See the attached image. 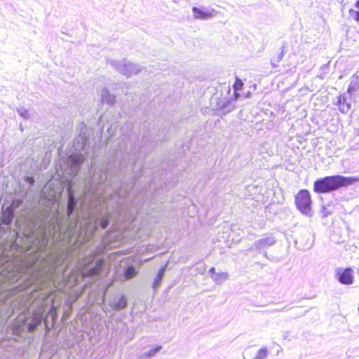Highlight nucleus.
Instances as JSON below:
<instances>
[{
  "mask_svg": "<svg viewBox=\"0 0 359 359\" xmlns=\"http://www.w3.org/2000/svg\"><path fill=\"white\" fill-rule=\"evenodd\" d=\"M67 220L65 228L59 222L53 224L54 234L68 238L72 246L67 250L49 249V235L45 225L39 232L28 234L29 241L36 248L32 257L6 262L0 266V315L11 317L15 312L23 313L29 306L38 307L25 318L29 332H34L41 323L43 312L53 303L57 283L60 280L77 285L83 278L104 276L109 269L103 259H97L100 250H90L77 260L76 266L68 271V259L74 251L83 253L98 228L99 219L90 215L83 219L77 212L78 198L71 186L67 187ZM55 235H53L54 237ZM54 239V238H53Z\"/></svg>",
  "mask_w": 359,
  "mask_h": 359,
  "instance_id": "obj_1",
  "label": "nucleus"
},
{
  "mask_svg": "<svg viewBox=\"0 0 359 359\" xmlns=\"http://www.w3.org/2000/svg\"><path fill=\"white\" fill-rule=\"evenodd\" d=\"M107 186V172L105 170H101L97 173H95L89 180L87 190L85 191L81 196V205L82 208H85L86 206L93 208L94 205V202L92 201L93 200H95L96 201H95V203H97L105 199L109 194ZM118 188V186L115 187L111 184H109V190L111 191L113 194H115L120 198L121 193Z\"/></svg>",
  "mask_w": 359,
  "mask_h": 359,
  "instance_id": "obj_2",
  "label": "nucleus"
},
{
  "mask_svg": "<svg viewBox=\"0 0 359 359\" xmlns=\"http://www.w3.org/2000/svg\"><path fill=\"white\" fill-rule=\"evenodd\" d=\"M359 180L358 177L334 175L326 176L316 180L313 183V191L318 194H329L341 188H346Z\"/></svg>",
  "mask_w": 359,
  "mask_h": 359,
  "instance_id": "obj_3",
  "label": "nucleus"
},
{
  "mask_svg": "<svg viewBox=\"0 0 359 359\" xmlns=\"http://www.w3.org/2000/svg\"><path fill=\"white\" fill-rule=\"evenodd\" d=\"M294 203L297 209L304 215L312 216V200L310 192L307 189H301L294 197Z\"/></svg>",
  "mask_w": 359,
  "mask_h": 359,
  "instance_id": "obj_4",
  "label": "nucleus"
},
{
  "mask_svg": "<svg viewBox=\"0 0 359 359\" xmlns=\"http://www.w3.org/2000/svg\"><path fill=\"white\" fill-rule=\"evenodd\" d=\"M109 63L126 77L137 74L142 71L139 65L128 62L125 59L119 62L111 60Z\"/></svg>",
  "mask_w": 359,
  "mask_h": 359,
  "instance_id": "obj_5",
  "label": "nucleus"
},
{
  "mask_svg": "<svg viewBox=\"0 0 359 359\" xmlns=\"http://www.w3.org/2000/svg\"><path fill=\"white\" fill-rule=\"evenodd\" d=\"M336 278L343 285H351L353 283V271L351 268L337 269L336 270Z\"/></svg>",
  "mask_w": 359,
  "mask_h": 359,
  "instance_id": "obj_6",
  "label": "nucleus"
},
{
  "mask_svg": "<svg viewBox=\"0 0 359 359\" xmlns=\"http://www.w3.org/2000/svg\"><path fill=\"white\" fill-rule=\"evenodd\" d=\"M276 242V240L275 237L272 236L259 239L255 242L252 247L246 250L245 254L250 251H252L253 249H255L261 252L262 250H265L266 248L274 245Z\"/></svg>",
  "mask_w": 359,
  "mask_h": 359,
  "instance_id": "obj_7",
  "label": "nucleus"
},
{
  "mask_svg": "<svg viewBox=\"0 0 359 359\" xmlns=\"http://www.w3.org/2000/svg\"><path fill=\"white\" fill-rule=\"evenodd\" d=\"M192 11L196 19L206 20L215 15L214 14L215 13L214 9H212V11H209L194 6L192 8Z\"/></svg>",
  "mask_w": 359,
  "mask_h": 359,
  "instance_id": "obj_8",
  "label": "nucleus"
},
{
  "mask_svg": "<svg viewBox=\"0 0 359 359\" xmlns=\"http://www.w3.org/2000/svg\"><path fill=\"white\" fill-rule=\"evenodd\" d=\"M109 306L116 311L124 309L128 306V301L126 295L121 294L118 297H115L109 302Z\"/></svg>",
  "mask_w": 359,
  "mask_h": 359,
  "instance_id": "obj_9",
  "label": "nucleus"
},
{
  "mask_svg": "<svg viewBox=\"0 0 359 359\" xmlns=\"http://www.w3.org/2000/svg\"><path fill=\"white\" fill-rule=\"evenodd\" d=\"M136 126L132 124L130 122L126 123L120 129L122 135V141H128L130 140V137L135 134Z\"/></svg>",
  "mask_w": 359,
  "mask_h": 359,
  "instance_id": "obj_10",
  "label": "nucleus"
},
{
  "mask_svg": "<svg viewBox=\"0 0 359 359\" xmlns=\"http://www.w3.org/2000/svg\"><path fill=\"white\" fill-rule=\"evenodd\" d=\"M88 143V138L86 133L81 131L80 134L74 139L73 146L76 151H81Z\"/></svg>",
  "mask_w": 359,
  "mask_h": 359,
  "instance_id": "obj_11",
  "label": "nucleus"
},
{
  "mask_svg": "<svg viewBox=\"0 0 359 359\" xmlns=\"http://www.w3.org/2000/svg\"><path fill=\"white\" fill-rule=\"evenodd\" d=\"M341 112L346 114L351 108V104L346 102V99L344 95H339L337 97V103Z\"/></svg>",
  "mask_w": 359,
  "mask_h": 359,
  "instance_id": "obj_12",
  "label": "nucleus"
},
{
  "mask_svg": "<svg viewBox=\"0 0 359 359\" xmlns=\"http://www.w3.org/2000/svg\"><path fill=\"white\" fill-rule=\"evenodd\" d=\"M101 100L109 105H112L115 102L116 97L109 93L107 88H103L101 90Z\"/></svg>",
  "mask_w": 359,
  "mask_h": 359,
  "instance_id": "obj_13",
  "label": "nucleus"
},
{
  "mask_svg": "<svg viewBox=\"0 0 359 359\" xmlns=\"http://www.w3.org/2000/svg\"><path fill=\"white\" fill-rule=\"evenodd\" d=\"M14 218V212L11 210H4L2 212V216L1 218V222L2 224L6 226H10Z\"/></svg>",
  "mask_w": 359,
  "mask_h": 359,
  "instance_id": "obj_14",
  "label": "nucleus"
},
{
  "mask_svg": "<svg viewBox=\"0 0 359 359\" xmlns=\"http://www.w3.org/2000/svg\"><path fill=\"white\" fill-rule=\"evenodd\" d=\"M165 271H166V265L162 266L159 269V271H158V273H157V275H156V278L154 279L153 285H152L153 289L154 290H156L160 287V285L161 284V282H162V280L163 278V276L165 275Z\"/></svg>",
  "mask_w": 359,
  "mask_h": 359,
  "instance_id": "obj_15",
  "label": "nucleus"
},
{
  "mask_svg": "<svg viewBox=\"0 0 359 359\" xmlns=\"http://www.w3.org/2000/svg\"><path fill=\"white\" fill-rule=\"evenodd\" d=\"M358 88H359L358 77V76H355V74H354L351 79V82L348 86L347 92L349 94H353L354 92L358 90Z\"/></svg>",
  "mask_w": 359,
  "mask_h": 359,
  "instance_id": "obj_16",
  "label": "nucleus"
},
{
  "mask_svg": "<svg viewBox=\"0 0 359 359\" xmlns=\"http://www.w3.org/2000/svg\"><path fill=\"white\" fill-rule=\"evenodd\" d=\"M162 346H156L153 348L149 349L148 351L142 353L138 357V359H147L155 355L158 352L162 349Z\"/></svg>",
  "mask_w": 359,
  "mask_h": 359,
  "instance_id": "obj_17",
  "label": "nucleus"
},
{
  "mask_svg": "<svg viewBox=\"0 0 359 359\" xmlns=\"http://www.w3.org/2000/svg\"><path fill=\"white\" fill-rule=\"evenodd\" d=\"M211 278L217 284H221L228 279L229 275L226 272L214 273Z\"/></svg>",
  "mask_w": 359,
  "mask_h": 359,
  "instance_id": "obj_18",
  "label": "nucleus"
},
{
  "mask_svg": "<svg viewBox=\"0 0 359 359\" xmlns=\"http://www.w3.org/2000/svg\"><path fill=\"white\" fill-rule=\"evenodd\" d=\"M285 53V46L283 45L280 48V53H278L276 57H273V58L271 59V64L273 68L278 67V63L282 60Z\"/></svg>",
  "mask_w": 359,
  "mask_h": 359,
  "instance_id": "obj_19",
  "label": "nucleus"
},
{
  "mask_svg": "<svg viewBox=\"0 0 359 359\" xmlns=\"http://www.w3.org/2000/svg\"><path fill=\"white\" fill-rule=\"evenodd\" d=\"M69 161L76 169H79L83 163V158L81 156L71 155L69 157Z\"/></svg>",
  "mask_w": 359,
  "mask_h": 359,
  "instance_id": "obj_20",
  "label": "nucleus"
},
{
  "mask_svg": "<svg viewBox=\"0 0 359 359\" xmlns=\"http://www.w3.org/2000/svg\"><path fill=\"white\" fill-rule=\"evenodd\" d=\"M236 100V98H235L233 100H226L223 101L221 108L225 112H229V111H232L235 108Z\"/></svg>",
  "mask_w": 359,
  "mask_h": 359,
  "instance_id": "obj_21",
  "label": "nucleus"
},
{
  "mask_svg": "<svg viewBox=\"0 0 359 359\" xmlns=\"http://www.w3.org/2000/svg\"><path fill=\"white\" fill-rule=\"evenodd\" d=\"M111 217V214L107 212L102 217L100 218L99 221V224L102 229H104L109 226V222Z\"/></svg>",
  "mask_w": 359,
  "mask_h": 359,
  "instance_id": "obj_22",
  "label": "nucleus"
},
{
  "mask_svg": "<svg viewBox=\"0 0 359 359\" xmlns=\"http://www.w3.org/2000/svg\"><path fill=\"white\" fill-rule=\"evenodd\" d=\"M137 271L135 269V267L133 265H130L128 267H126L124 270V276L126 279H130L133 278L136 274Z\"/></svg>",
  "mask_w": 359,
  "mask_h": 359,
  "instance_id": "obj_23",
  "label": "nucleus"
},
{
  "mask_svg": "<svg viewBox=\"0 0 359 359\" xmlns=\"http://www.w3.org/2000/svg\"><path fill=\"white\" fill-rule=\"evenodd\" d=\"M269 354V351L266 347L260 348L258 351H255L254 359H265Z\"/></svg>",
  "mask_w": 359,
  "mask_h": 359,
  "instance_id": "obj_24",
  "label": "nucleus"
},
{
  "mask_svg": "<svg viewBox=\"0 0 359 359\" xmlns=\"http://www.w3.org/2000/svg\"><path fill=\"white\" fill-rule=\"evenodd\" d=\"M135 137H137L138 139L141 137V142L140 144V147H142L144 145H146L147 142H148V139L149 137V133L147 132L143 133L142 135H141V131L138 133L137 135H135Z\"/></svg>",
  "mask_w": 359,
  "mask_h": 359,
  "instance_id": "obj_25",
  "label": "nucleus"
},
{
  "mask_svg": "<svg viewBox=\"0 0 359 359\" xmlns=\"http://www.w3.org/2000/svg\"><path fill=\"white\" fill-rule=\"evenodd\" d=\"M255 355V351L251 348L248 347L245 349L243 353V357L244 359H254Z\"/></svg>",
  "mask_w": 359,
  "mask_h": 359,
  "instance_id": "obj_26",
  "label": "nucleus"
},
{
  "mask_svg": "<svg viewBox=\"0 0 359 359\" xmlns=\"http://www.w3.org/2000/svg\"><path fill=\"white\" fill-rule=\"evenodd\" d=\"M243 86V81L240 79L236 78L233 86L235 93H237L238 90H241Z\"/></svg>",
  "mask_w": 359,
  "mask_h": 359,
  "instance_id": "obj_27",
  "label": "nucleus"
},
{
  "mask_svg": "<svg viewBox=\"0 0 359 359\" xmlns=\"http://www.w3.org/2000/svg\"><path fill=\"white\" fill-rule=\"evenodd\" d=\"M350 16L357 22H359V11H355L353 8L348 11Z\"/></svg>",
  "mask_w": 359,
  "mask_h": 359,
  "instance_id": "obj_28",
  "label": "nucleus"
},
{
  "mask_svg": "<svg viewBox=\"0 0 359 359\" xmlns=\"http://www.w3.org/2000/svg\"><path fill=\"white\" fill-rule=\"evenodd\" d=\"M17 111H18V114H19L21 117L24 118L25 119L28 118V117H29V112H28V111H27L26 109H25L24 107L18 108V109H17Z\"/></svg>",
  "mask_w": 359,
  "mask_h": 359,
  "instance_id": "obj_29",
  "label": "nucleus"
},
{
  "mask_svg": "<svg viewBox=\"0 0 359 359\" xmlns=\"http://www.w3.org/2000/svg\"><path fill=\"white\" fill-rule=\"evenodd\" d=\"M263 252V255L265 258L266 259H271L269 257H268V253L266 251H265L264 250H262Z\"/></svg>",
  "mask_w": 359,
  "mask_h": 359,
  "instance_id": "obj_30",
  "label": "nucleus"
},
{
  "mask_svg": "<svg viewBox=\"0 0 359 359\" xmlns=\"http://www.w3.org/2000/svg\"><path fill=\"white\" fill-rule=\"evenodd\" d=\"M209 273L212 275L214 273H216L215 272V269L214 267H212L210 268V269L209 270Z\"/></svg>",
  "mask_w": 359,
  "mask_h": 359,
  "instance_id": "obj_31",
  "label": "nucleus"
},
{
  "mask_svg": "<svg viewBox=\"0 0 359 359\" xmlns=\"http://www.w3.org/2000/svg\"><path fill=\"white\" fill-rule=\"evenodd\" d=\"M355 8L359 10V0H357L355 3L354 4Z\"/></svg>",
  "mask_w": 359,
  "mask_h": 359,
  "instance_id": "obj_32",
  "label": "nucleus"
},
{
  "mask_svg": "<svg viewBox=\"0 0 359 359\" xmlns=\"http://www.w3.org/2000/svg\"><path fill=\"white\" fill-rule=\"evenodd\" d=\"M129 219H131V220H133L134 218H135V215L133 214V212H130V216H129Z\"/></svg>",
  "mask_w": 359,
  "mask_h": 359,
  "instance_id": "obj_33",
  "label": "nucleus"
},
{
  "mask_svg": "<svg viewBox=\"0 0 359 359\" xmlns=\"http://www.w3.org/2000/svg\"><path fill=\"white\" fill-rule=\"evenodd\" d=\"M28 182L33 185L34 184V180L33 178H29Z\"/></svg>",
  "mask_w": 359,
  "mask_h": 359,
  "instance_id": "obj_34",
  "label": "nucleus"
},
{
  "mask_svg": "<svg viewBox=\"0 0 359 359\" xmlns=\"http://www.w3.org/2000/svg\"><path fill=\"white\" fill-rule=\"evenodd\" d=\"M111 130H112V127L111 126L109 129H108V133L110 135V136H112L113 134L111 133Z\"/></svg>",
  "mask_w": 359,
  "mask_h": 359,
  "instance_id": "obj_35",
  "label": "nucleus"
},
{
  "mask_svg": "<svg viewBox=\"0 0 359 359\" xmlns=\"http://www.w3.org/2000/svg\"><path fill=\"white\" fill-rule=\"evenodd\" d=\"M196 270L197 271H198V273H202V269H199L198 267H196Z\"/></svg>",
  "mask_w": 359,
  "mask_h": 359,
  "instance_id": "obj_36",
  "label": "nucleus"
},
{
  "mask_svg": "<svg viewBox=\"0 0 359 359\" xmlns=\"http://www.w3.org/2000/svg\"><path fill=\"white\" fill-rule=\"evenodd\" d=\"M83 128H86V125L84 123H82L81 126V129H83Z\"/></svg>",
  "mask_w": 359,
  "mask_h": 359,
  "instance_id": "obj_37",
  "label": "nucleus"
},
{
  "mask_svg": "<svg viewBox=\"0 0 359 359\" xmlns=\"http://www.w3.org/2000/svg\"><path fill=\"white\" fill-rule=\"evenodd\" d=\"M141 127L143 128L144 130H145V128H146V126L145 125H144V126H142Z\"/></svg>",
  "mask_w": 359,
  "mask_h": 359,
  "instance_id": "obj_38",
  "label": "nucleus"
},
{
  "mask_svg": "<svg viewBox=\"0 0 359 359\" xmlns=\"http://www.w3.org/2000/svg\"><path fill=\"white\" fill-rule=\"evenodd\" d=\"M135 213H137V210H137V208H135Z\"/></svg>",
  "mask_w": 359,
  "mask_h": 359,
  "instance_id": "obj_39",
  "label": "nucleus"
}]
</instances>
